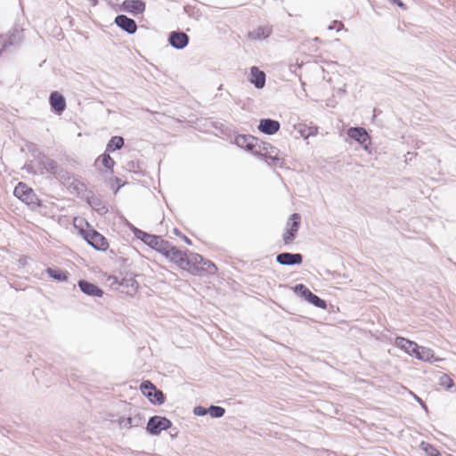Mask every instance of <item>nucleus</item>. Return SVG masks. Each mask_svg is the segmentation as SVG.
<instances>
[{"label": "nucleus", "mask_w": 456, "mask_h": 456, "mask_svg": "<svg viewBox=\"0 0 456 456\" xmlns=\"http://www.w3.org/2000/svg\"><path fill=\"white\" fill-rule=\"evenodd\" d=\"M187 270L193 275L215 274L217 271L216 265L205 259L201 255L192 253L189 256Z\"/></svg>", "instance_id": "nucleus-1"}, {"label": "nucleus", "mask_w": 456, "mask_h": 456, "mask_svg": "<svg viewBox=\"0 0 456 456\" xmlns=\"http://www.w3.org/2000/svg\"><path fill=\"white\" fill-rule=\"evenodd\" d=\"M25 29L15 25L4 37H0V54L4 52L12 53L24 39Z\"/></svg>", "instance_id": "nucleus-2"}, {"label": "nucleus", "mask_w": 456, "mask_h": 456, "mask_svg": "<svg viewBox=\"0 0 456 456\" xmlns=\"http://www.w3.org/2000/svg\"><path fill=\"white\" fill-rule=\"evenodd\" d=\"M133 232L137 239L160 254L163 255L164 251H166L169 242L163 240L160 236L149 234L138 228H134Z\"/></svg>", "instance_id": "nucleus-3"}, {"label": "nucleus", "mask_w": 456, "mask_h": 456, "mask_svg": "<svg viewBox=\"0 0 456 456\" xmlns=\"http://www.w3.org/2000/svg\"><path fill=\"white\" fill-rule=\"evenodd\" d=\"M13 194L19 200L29 206H40L39 200L34 191L24 183H19L14 188Z\"/></svg>", "instance_id": "nucleus-4"}, {"label": "nucleus", "mask_w": 456, "mask_h": 456, "mask_svg": "<svg viewBox=\"0 0 456 456\" xmlns=\"http://www.w3.org/2000/svg\"><path fill=\"white\" fill-rule=\"evenodd\" d=\"M300 222L301 216L299 214L294 213L290 216L286 224V231L282 235V240L285 245H289L295 240L300 227Z\"/></svg>", "instance_id": "nucleus-5"}, {"label": "nucleus", "mask_w": 456, "mask_h": 456, "mask_svg": "<svg viewBox=\"0 0 456 456\" xmlns=\"http://www.w3.org/2000/svg\"><path fill=\"white\" fill-rule=\"evenodd\" d=\"M163 256L170 261L174 262L180 268L187 270V265H189V256L179 250L176 247L168 243L166 251L163 253Z\"/></svg>", "instance_id": "nucleus-6"}, {"label": "nucleus", "mask_w": 456, "mask_h": 456, "mask_svg": "<svg viewBox=\"0 0 456 456\" xmlns=\"http://www.w3.org/2000/svg\"><path fill=\"white\" fill-rule=\"evenodd\" d=\"M83 236L87 243L97 250L105 251L109 247L106 238L94 229L85 231Z\"/></svg>", "instance_id": "nucleus-7"}, {"label": "nucleus", "mask_w": 456, "mask_h": 456, "mask_svg": "<svg viewBox=\"0 0 456 456\" xmlns=\"http://www.w3.org/2000/svg\"><path fill=\"white\" fill-rule=\"evenodd\" d=\"M171 426L172 422L167 418L156 415L150 418L146 429L151 435L156 436Z\"/></svg>", "instance_id": "nucleus-8"}, {"label": "nucleus", "mask_w": 456, "mask_h": 456, "mask_svg": "<svg viewBox=\"0 0 456 456\" xmlns=\"http://www.w3.org/2000/svg\"><path fill=\"white\" fill-rule=\"evenodd\" d=\"M347 135L362 145L365 150L368 149L370 139L365 128L359 126L350 127L347 130Z\"/></svg>", "instance_id": "nucleus-9"}, {"label": "nucleus", "mask_w": 456, "mask_h": 456, "mask_svg": "<svg viewBox=\"0 0 456 456\" xmlns=\"http://www.w3.org/2000/svg\"><path fill=\"white\" fill-rule=\"evenodd\" d=\"M276 261L281 265H296L303 262V256L300 253L283 252L276 256Z\"/></svg>", "instance_id": "nucleus-10"}, {"label": "nucleus", "mask_w": 456, "mask_h": 456, "mask_svg": "<svg viewBox=\"0 0 456 456\" xmlns=\"http://www.w3.org/2000/svg\"><path fill=\"white\" fill-rule=\"evenodd\" d=\"M115 23L128 34H134L137 30L136 22L124 14L118 15L115 18Z\"/></svg>", "instance_id": "nucleus-11"}, {"label": "nucleus", "mask_w": 456, "mask_h": 456, "mask_svg": "<svg viewBox=\"0 0 456 456\" xmlns=\"http://www.w3.org/2000/svg\"><path fill=\"white\" fill-rule=\"evenodd\" d=\"M121 10L134 15L141 14L145 11V3L142 0H125L121 4Z\"/></svg>", "instance_id": "nucleus-12"}, {"label": "nucleus", "mask_w": 456, "mask_h": 456, "mask_svg": "<svg viewBox=\"0 0 456 456\" xmlns=\"http://www.w3.org/2000/svg\"><path fill=\"white\" fill-rule=\"evenodd\" d=\"M281 125L279 121L271 118H263L260 120L258 129L265 134L272 135L279 131Z\"/></svg>", "instance_id": "nucleus-13"}, {"label": "nucleus", "mask_w": 456, "mask_h": 456, "mask_svg": "<svg viewBox=\"0 0 456 456\" xmlns=\"http://www.w3.org/2000/svg\"><path fill=\"white\" fill-rule=\"evenodd\" d=\"M266 75L257 67L253 66L250 69L249 81L257 89H262L265 86Z\"/></svg>", "instance_id": "nucleus-14"}, {"label": "nucleus", "mask_w": 456, "mask_h": 456, "mask_svg": "<svg viewBox=\"0 0 456 456\" xmlns=\"http://www.w3.org/2000/svg\"><path fill=\"white\" fill-rule=\"evenodd\" d=\"M78 287L80 290L87 296L101 297L103 295L102 289L86 280H80L78 281Z\"/></svg>", "instance_id": "nucleus-15"}, {"label": "nucleus", "mask_w": 456, "mask_h": 456, "mask_svg": "<svg viewBox=\"0 0 456 456\" xmlns=\"http://www.w3.org/2000/svg\"><path fill=\"white\" fill-rule=\"evenodd\" d=\"M168 41L173 47L182 49L187 45L189 37L184 32L174 31L170 33Z\"/></svg>", "instance_id": "nucleus-16"}, {"label": "nucleus", "mask_w": 456, "mask_h": 456, "mask_svg": "<svg viewBox=\"0 0 456 456\" xmlns=\"http://www.w3.org/2000/svg\"><path fill=\"white\" fill-rule=\"evenodd\" d=\"M49 101L52 109L57 113H61L66 108L65 98L57 91L51 93Z\"/></svg>", "instance_id": "nucleus-17"}, {"label": "nucleus", "mask_w": 456, "mask_h": 456, "mask_svg": "<svg viewBox=\"0 0 456 456\" xmlns=\"http://www.w3.org/2000/svg\"><path fill=\"white\" fill-rule=\"evenodd\" d=\"M395 345L411 356L414 355L417 349V343L403 337H397L395 340Z\"/></svg>", "instance_id": "nucleus-18"}, {"label": "nucleus", "mask_w": 456, "mask_h": 456, "mask_svg": "<svg viewBox=\"0 0 456 456\" xmlns=\"http://www.w3.org/2000/svg\"><path fill=\"white\" fill-rule=\"evenodd\" d=\"M272 32L273 28L271 26H259L256 28H254L253 30L249 31L248 37L253 40L265 39L272 34Z\"/></svg>", "instance_id": "nucleus-19"}, {"label": "nucleus", "mask_w": 456, "mask_h": 456, "mask_svg": "<svg viewBox=\"0 0 456 456\" xmlns=\"http://www.w3.org/2000/svg\"><path fill=\"white\" fill-rule=\"evenodd\" d=\"M261 145L265 146V150L261 148L260 153L257 156H261L265 159H271L273 162L279 161L280 159L277 157L276 148L273 147L270 143L261 142Z\"/></svg>", "instance_id": "nucleus-20"}, {"label": "nucleus", "mask_w": 456, "mask_h": 456, "mask_svg": "<svg viewBox=\"0 0 456 456\" xmlns=\"http://www.w3.org/2000/svg\"><path fill=\"white\" fill-rule=\"evenodd\" d=\"M118 424L121 428H124L139 427L142 424V418L140 415H135L134 417H128V418H120L118 419Z\"/></svg>", "instance_id": "nucleus-21"}, {"label": "nucleus", "mask_w": 456, "mask_h": 456, "mask_svg": "<svg viewBox=\"0 0 456 456\" xmlns=\"http://www.w3.org/2000/svg\"><path fill=\"white\" fill-rule=\"evenodd\" d=\"M413 356L421 361L430 362L434 358V352L428 347L419 346L417 344V349Z\"/></svg>", "instance_id": "nucleus-22"}, {"label": "nucleus", "mask_w": 456, "mask_h": 456, "mask_svg": "<svg viewBox=\"0 0 456 456\" xmlns=\"http://www.w3.org/2000/svg\"><path fill=\"white\" fill-rule=\"evenodd\" d=\"M41 164L44 166L45 169L47 172L55 176L58 175L60 167L55 160L51 159L49 158H44L41 160Z\"/></svg>", "instance_id": "nucleus-23"}, {"label": "nucleus", "mask_w": 456, "mask_h": 456, "mask_svg": "<svg viewBox=\"0 0 456 456\" xmlns=\"http://www.w3.org/2000/svg\"><path fill=\"white\" fill-rule=\"evenodd\" d=\"M46 273L49 277L58 281H65L68 280L69 273L66 271L56 268H47Z\"/></svg>", "instance_id": "nucleus-24"}, {"label": "nucleus", "mask_w": 456, "mask_h": 456, "mask_svg": "<svg viewBox=\"0 0 456 456\" xmlns=\"http://www.w3.org/2000/svg\"><path fill=\"white\" fill-rule=\"evenodd\" d=\"M124 145V139L121 136H113L107 144L106 151H114L119 150Z\"/></svg>", "instance_id": "nucleus-25"}, {"label": "nucleus", "mask_w": 456, "mask_h": 456, "mask_svg": "<svg viewBox=\"0 0 456 456\" xmlns=\"http://www.w3.org/2000/svg\"><path fill=\"white\" fill-rule=\"evenodd\" d=\"M261 148L265 150V146L261 145V141H259L257 138L254 137V141L248 143L245 150L248 152H250L253 155L257 156L258 153L261 151Z\"/></svg>", "instance_id": "nucleus-26"}, {"label": "nucleus", "mask_w": 456, "mask_h": 456, "mask_svg": "<svg viewBox=\"0 0 456 456\" xmlns=\"http://www.w3.org/2000/svg\"><path fill=\"white\" fill-rule=\"evenodd\" d=\"M151 396H148V399L154 404L161 405L165 402V395L163 392L157 387L151 393Z\"/></svg>", "instance_id": "nucleus-27"}, {"label": "nucleus", "mask_w": 456, "mask_h": 456, "mask_svg": "<svg viewBox=\"0 0 456 456\" xmlns=\"http://www.w3.org/2000/svg\"><path fill=\"white\" fill-rule=\"evenodd\" d=\"M249 141L253 142L254 136L249 134H239L234 139L235 144L241 149H245L248 143H249Z\"/></svg>", "instance_id": "nucleus-28"}, {"label": "nucleus", "mask_w": 456, "mask_h": 456, "mask_svg": "<svg viewBox=\"0 0 456 456\" xmlns=\"http://www.w3.org/2000/svg\"><path fill=\"white\" fill-rule=\"evenodd\" d=\"M293 290L296 294L304 297L305 300H308L309 296H312L314 293L310 291V289L304 284H297Z\"/></svg>", "instance_id": "nucleus-29"}, {"label": "nucleus", "mask_w": 456, "mask_h": 456, "mask_svg": "<svg viewBox=\"0 0 456 456\" xmlns=\"http://www.w3.org/2000/svg\"><path fill=\"white\" fill-rule=\"evenodd\" d=\"M306 301L309 302L310 304H312L313 305L318 307V308H321V309H326L327 308L326 301L322 299L321 297H319L315 294H313L312 296H309V298Z\"/></svg>", "instance_id": "nucleus-30"}, {"label": "nucleus", "mask_w": 456, "mask_h": 456, "mask_svg": "<svg viewBox=\"0 0 456 456\" xmlns=\"http://www.w3.org/2000/svg\"><path fill=\"white\" fill-rule=\"evenodd\" d=\"M208 413L212 417V418H222L224 413H225V409L221 407V406H216V405H211L209 408H208Z\"/></svg>", "instance_id": "nucleus-31"}, {"label": "nucleus", "mask_w": 456, "mask_h": 456, "mask_svg": "<svg viewBox=\"0 0 456 456\" xmlns=\"http://www.w3.org/2000/svg\"><path fill=\"white\" fill-rule=\"evenodd\" d=\"M438 383L445 389H450L454 386L453 380L447 374L440 375Z\"/></svg>", "instance_id": "nucleus-32"}, {"label": "nucleus", "mask_w": 456, "mask_h": 456, "mask_svg": "<svg viewBox=\"0 0 456 456\" xmlns=\"http://www.w3.org/2000/svg\"><path fill=\"white\" fill-rule=\"evenodd\" d=\"M102 164L108 169H112L115 165L114 159L107 153L101 155L98 159Z\"/></svg>", "instance_id": "nucleus-33"}, {"label": "nucleus", "mask_w": 456, "mask_h": 456, "mask_svg": "<svg viewBox=\"0 0 456 456\" xmlns=\"http://www.w3.org/2000/svg\"><path fill=\"white\" fill-rule=\"evenodd\" d=\"M156 387L151 381H144L141 385V390L145 396H151V392Z\"/></svg>", "instance_id": "nucleus-34"}, {"label": "nucleus", "mask_w": 456, "mask_h": 456, "mask_svg": "<svg viewBox=\"0 0 456 456\" xmlns=\"http://www.w3.org/2000/svg\"><path fill=\"white\" fill-rule=\"evenodd\" d=\"M422 449L428 456H441V453L431 444L422 443Z\"/></svg>", "instance_id": "nucleus-35"}, {"label": "nucleus", "mask_w": 456, "mask_h": 456, "mask_svg": "<svg viewBox=\"0 0 456 456\" xmlns=\"http://www.w3.org/2000/svg\"><path fill=\"white\" fill-rule=\"evenodd\" d=\"M90 204L98 212L106 213L108 211V209L105 207L100 208L101 201L99 200H94L93 201L90 202Z\"/></svg>", "instance_id": "nucleus-36"}, {"label": "nucleus", "mask_w": 456, "mask_h": 456, "mask_svg": "<svg viewBox=\"0 0 456 456\" xmlns=\"http://www.w3.org/2000/svg\"><path fill=\"white\" fill-rule=\"evenodd\" d=\"M208 409L202 406H196L193 409V413L197 416H205L208 414Z\"/></svg>", "instance_id": "nucleus-37"}, {"label": "nucleus", "mask_w": 456, "mask_h": 456, "mask_svg": "<svg viewBox=\"0 0 456 456\" xmlns=\"http://www.w3.org/2000/svg\"><path fill=\"white\" fill-rule=\"evenodd\" d=\"M342 27L343 24L341 22L335 20L331 25L329 26V29H337L338 31Z\"/></svg>", "instance_id": "nucleus-38"}, {"label": "nucleus", "mask_w": 456, "mask_h": 456, "mask_svg": "<svg viewBox=\"0 0 456 456\" xmlns=\"http://www.w3.org/2000/svg\"><path fill=\"white\" fill-rule=\"evenodd\" d=\"M414 398L415 400L419 403V404L421 405V407L426 411H428V407L426 405V403L419 397L417 396L416 395H414Z\"/></svg>", "instance_id": "nucleus-39"}, {"label": "nucleus", "mask_w": 456, "mask_h": 456, "mask_svg": "<svg viewBox=\"0 0 456 456\" xmlns=\"http://www.w3.org/2000/svg\"><path fill=\"white\" fill-rule=\"evenodd\" d=\"M400 7H404V4L401 0H393Z\"/></svg>", "instance_id": "nucleus-40"}, {"label": "nucleus", "mask_w": 456, "mask_h": 456, "mask_svg": "<svg viewBox=\"0 0 456 456\" xmlns=\"http://www.w3.org/2000/svg\"><path fill=\"white\" fill-rule=\"evenodd\" d=\"M183 240L184 241L188 244V245H191V240L190 239H188L186 236H183Z\"/></svg>", "instance_id": "nucleus-41"}, {"label": "nucleus", "mask_w": 456, "mask_h": 456, "mask_svg": "<svg viewBox=\"0 0 456 456\" xmlns=\"http://www.w3.org/2000/svg\"><path fill=\"white\" fill-rule=\"evenodd\" d=\"M25 168L28 171V172H32V167L28 165L25 166Z\"/></svg>", "instance_id": "nucleus-42"}, {"label": "nucleus", "mask_w": 456, "mask_h": 456, "mask_svg": "<svg viewBox=\"0 0 456 456\" xmlns=\"http://www.w3.org/2000/svg\"><path fill=\"white\" fill-rule=\"evenodd\" d=\"M89 1L93 4V5H95L98 2V0H89Z\"/></svg>", "instance_id": "nucleus-43"}, {"label": "nucleus", "mask_w": 456, "mask_h": 456, "mask_svg": "<svg viewBox=\"0 0 456 456\" xmlns=\"http://www.w3.org/2000/svg\"><path fill=\"white\" fill-rule=\"evenodd\" d=\"M174 232H175V234H177V235H179V234H180V232H179V231H178V229H176V228H175Z\"/></svg>", "instance_id": "nucleus-44"}]
</instances>
